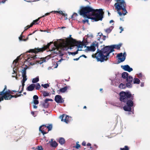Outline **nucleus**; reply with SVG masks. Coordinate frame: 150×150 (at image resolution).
<instances>
[{
	"label": "nucleus",
	"mask_w": 150,
	"mask_h": 150,
	"mask_svg": "<svg viewBox=\"0 0 150 150\" xmlns=\"http://www.w3.org/2000/svg\"><path fill=\"white\" fill-rule=\"evenodd\" d=\"M75 46L72 45L70 47H68L66 45L64 44L62 45L61 46V48L63 50H67L68 49H73L75 46H77V49H79L80 48H83L85 44H81V42H79L76 41L75 42ZM84 47H86V50L88 51L94 52L96 50V48L98 47V43L96 41H94L91 45L90 46H86L85 45Z\"/></svg>",
	"instance_id": "20e7f679"
},
{
	"label": "nucleus",
	"mask_w": 150,
	"mask_h": 150,
	"mask_svg": "<svg viewBox=\"0 0 150 150\" xmlns=\"http://www.w3.org/2000/svg\"><path fill=\"white\" fill-rule=\"evenodd\" d=\"M45 125H43L40 126L39 129L40 131L41 132V133L43 134V135L46 134L47 133L45 132L44 130H42L44 129Z\"/></svg>",
	"instance_id": "5701e85b"
},
{
	"label": "nucleus",
	"mask_w": 150,
	"mask_h": 150,
	"mask_svg": "<svg viewBox=\"0 0 150 150\" xmlns=\"http://www.w3.org/2000/svg\"><path fill=\"white\" fill-rule=\"evenodd\" d=\"M41 87V86L40 84L39 83H37L36 85L35 86V88L36 90H39Z\"/></svg>",
	"instance_id": "f704fd0d"
},
{
	"label": "nucleus",
	"mask_w": 150,
	"mask_h": 150,
	"mask_svg": "<svg viewBox=\"0 0 150 150\" xmlns=\"http://www.w3.org/2000/svg\"><path fill=\"white\" fill-rule=\"evenodd\" d=\"M133 82L134 84H139L140 83V80L139 78H135L133 79Z\"/></svg>",
	"instance_id": "a878e982"
},
{
	"label": "nucleus",
	"mask_w": 150,
	"mask_h": 150,
	"mask_svg": "<svg viewBox=\"0 0 150 150\" xmlns=\"http://www.w3.org/2000/svg\"><path fill=\"white\" fill-rule=\"evenodd\" d=\"M43 96L44 97H46L49 96V93L46 91H44L42 93Z\"/></svg>",
	"instance_id": "c9c22d12"
},
{
	"label": "nucleus",
	"mask_w": 150,
	"mask_h": 150,
	"mask_svg": "<svg viewBox=\"0 0 150 150\" xmlns=\"http://www.w3.org/2000/svg\"><path fill=\"white\" fill-rule=\"evenodd\" d=\"M22 94H19V95H15L16 96H17V97H19V96H22Z\"/></svg>",
	"instance_id": "69168bd1"
},
{
	"label": "nucleus",
	"mask_w": 150,
	"mask_h": 150,
	"mask_svg": "<svg viewBox=\"0 0 150 150\" xmlns=\"http://www.w3.org/2000/svg\"><path fill=\"white\" fill-rule=\"evenodd\" d=\"M80 145L78 144L77 142H76V146L75 147L76 149H78L80 147Z\"/></svg>",
	"instance_id": "3c124183"
},
{
	"label": "nucleus",
	"mask_w": 150,
	"mask_h": 150,
	"mask_svg": "<svg viewBox=\"0 0 150 150\" xmlns=\"http://www.w3.org/2000/svg\"><path fill=\"white\" fill-rule=\"evenodd\" d=\"M117 56L118 57V59L119 60L120 58H122V57H123L122 53L121 52L118 54Z\"/></svg>",
	"instance_id": "58836bf2"
},
{
	"label": "nucleus",
	"mask_w": 150,
	"mask_h": 150,
	"mask_svg": "<svg viewBox=\"0 0 150 150\" xmlns=\"http://www.w3.org/2000/svg\"><path fill=\"white\" fill-rule=\"evenodd\" d=\"M117 3L115 4L114 6L116 9L117 10L122 9L125 12L123 13L124 15H125L127 13L126 10V4L124 0H116Z\"/></svg>",
	"instance_id": "39448f33"
},
{
	"label": "nucleus",
	"mask_w": 150,
	"mask_h": 150,
	"mask_svg": "<svg viewBox=\"0 0 150 150\" xmlns=\"http://www.w3.org/2000/svg\"><path fill=\"white\" fill-rule=\"evenodd\" d=\"M49 143L51 146L52 147H56L57 146V144L55 141H53V139H52L51 141H50Z\"/></svg>",
	"instance_id": "dca6fc26"
},
{
	"label": "nucleus",
	"mask_w": 150,
	"mask_h": 150,
	"mask_svg": "<svg viewBox=\"0 0 150 150\" xmlns=\"http://www.w3.org/2000/svg\"><path fill=\"white\" fill-rule=\"evenodd\" d=\"M87 37L88 38H92L93 37V35L92 34H88L87 35Z\"/></svg>",
	"instance_id": "8fccbe9b"
},
{
	"label": "nucleus",
	"mask_w": 150,
	"mask_h": 150,
	"mask_svg": "<svg viewBox=\"0 0 150 150\" xmlns=\"http://www.w3.org/2000/svg\"><path fill=\"white\" fill-rule=\"evenodd\" d=\"M80 58V57L78 58H75V59H73V60H74V61H77L78 60H79V58Z\"/></svg>",
	"instance_id": "e2e57ef3"
},
{
	"label": "nucleus",
	"mask_w": 150,
	"mask_h": 150,
	"mask_svg": "<svg viewBox=\"0 0 150 150\" xmlns=\"http://www.w3.org/2000/svg\"><path fill=\"white\" fill-rule=\"evenodd\" d=\"M46 61L45 59L44 58H39L38 59L36 60L37 63L40 64H41L43 63L44 62H45Z\"/></svg>",
	"instance_id": "412c9836"
},
{
	"label": "nucleus",
	"mask_w": 150,
	"mask_h": 150,
	"mask_svg": "<svg viewBox=\"0 0 150 150\" xmlns=\"http://www.w3.org/2000/svg\"><path fill=\"white\" fill-rule=\"evenodd\" d=\"M39 81V78L38 76H37L35 78L33 79L32 82L33 83H36Z\"/></svg>",
	"instance_id": "7c9ffc66"
},
{
	"label": "nucleus",
	"mask_w": 150,
	"mask_h": 150,
	"mask_svg": "<svg viewBox=\"0 0 150 150\" xmlns=\"http://www.w3.org/2000/svg\"><path fill=\"white\" fill-rule=\"evenodd\" d=\"M119 87L120 89H124L126 88V85L123 83H121L119 85Z\"/></svg>",
	"instance_id": "72a5a7b5"
},
{
	"label": "nucleus",
	"mask_w": 150,
	"mask_h": 150,
	"mask_svg": "<svg viewBox=\"0 0 150 150\" xmlns=\"http://www.w3.org/2000/svg\"><path fill=\"white\" fill-rule=\"evenodd\" d=\"M65 142L64 139L62 137L60 138L59 140V142L61 145L64 144L65 143Z\"/></svg>",
	"instance_id": "cd10ccee"
},
{
	"label": "nucleus",
	"mask_w": 150,
	"mask_h": 150,
	"mask_svg": "<svg viewBox=\"0 0 150 150\" xmlns=\"http://www.w3.org/2000/svg\"><path fill=\"white\" fill-rule=\"evenodd\" d=\"M121 67L124 70L129 72H130L133 71L132 68H131L128 65H122Z\"/></svg>",
	"instance_id": "9b49d317"
},
{
	"label": "nucleus",
	"mask_w": 150,
	"mask_h": 150,
	"mask_svg": "<svg viewBox=\"0 0 150 150\" xmlns=\"http://www.w3.org/2000/svg\"><path fill=\"white\" fill-rule=\"evenodd\" d=\"M105 38H106V36L105 35H102V37L101 38V39L103 40H105Z\"/></svg>",
	"instance_id": "6e6d98bb"
},
{
	"label": "nucleus",
	"mask_w": 150,
	"mask_h": 150,
	"mask_svg": "<svg viewBox=\"0 0 150 150\" xmlns=\"http://www.w3.org/2000/svg\"><path fill=\"white\" fill-rule=\"evenodd\" d=\"M122 76L123 78L126 79V80L127 81V79L129 77H132L130 76L128 74L127 72H124L122 74Z\"/></svg>",
	"instance_id": "a211bd4d"
},
{
	"label": "nucleus",
	"mask_w": 150,
	"mask_h": 150,
	"mask_svg": "<svg viewBox=\"0 0 150 150\" xmlns=\"http://www.w3.org/2000/svg\"><path fill=\"white\" fill-rule=\"evenodd\" d=\"M35 84L33 83L29 86H28L27 87V90L29 91H33L35 88Z\"/></svg>",
	"instance_id": "6ab92c4d"
},
{
	"label": "nucleus",
	"mask_w": 150,
	"mask_h": 150,
	"mask_svg": "<svg viewBox=\"0 0 150 150\" xmlns=\"http://www.w3.org/2000/svg\"><path fill=\"white\" fill-rule=\"evenodd\" d=\"M31 114L34 117H35L36 116V115H35V112L33 111H32L31 112Z\"/></svg>",
	"instance_id": "864d4df0"
},
{
	"label": "nucleus",
	"mask_w": 150,
	"mask_h": 150,
	"mask_svg": "<svg viewBox=\"0 0 150 150\" xmlns=\"http://www.w3.org/2000/svg\"><path fill=\"white\" fill-rule=\"evenodd\" d=\"M48 101H49V99L47 98L45 100L44 102L46 103H48L47 102Z\"/></svg>",
	"instance_id": "052dcab7"
},
{
	"label": "nucleus",
	"mask_w": 150,
	"mask_h": 150,
	"mask_svg": "<svg viewBox=\"0 0 150 150\" xmlns=\"http://www.w3.org/2000/svg\"><path fill=\"white\" fill-rule=\"evenodd\" d=\"M81 57H83L86 58H87V57L86 55H84V54H83L80 56V58Z\"/></svg>",
	"instance_id": "680f3d73"
},
{
	"label": "nucleus",
	"mask_w": 150,
	"mask_h": 150,
	"mask_svg": "<svg viewBox=\"0 0 150 150\" xmlns=\"http://www.w3.org/2000/svg\"><path fill=\"white\" fill-rule=\"evenodd\" d=\"M127 55L126 52H125L123 54V57L122 58H120L119 60H120V62H122L125 61V59Z\"/></svg>",
	"instance_id": "393cba45"
},
{
	"label": "nucleus",
	"mask_w": 150,
	"mask_h": 150,
	"mask_svg": "<svg viewBox=\"0 0 150 150\" xmlns=\"http://www.w3.org/2000/svg\"><path fill=\"white\" fill-rule=\"evenodd\" d=\"M119 29L121 30V31L120 32V33H122V31H123V30H124L123 28L122 27H120L119 28Z\"/></svg>",
	"instance_id": "5fc2aeb1"
},
{
	"label": "nucleus",
	"mask_w": 150,
	"mask_h": 150,
	"mask_svg": "<svg viewBox=\"0 0 150 150\" xmlns=\"http://www.w3.org/2000/svg\"><path fill=\"white\" fill-rule=\"evenodd\" d=\"M41 86L44 88H47L50 85L48 83H46L44 84H41Z\"/></svg>",
	"instance_id": "4c0bfd02"
},
{
	"label": "nucleus",
	"mask_w": 150,
	"mask_h": 150,
	"mask_svg": "<svg viewBox=\"0 0 150 150\" xmlns=\"http://www.w3.org/2000/svg\"><path fill=\"white\" fill-rule=\"evenodd\" d=\"M74 14H73L71 16V18L73 19V20H74Z\"/></svg>",
	"instance_id": "774afa93"
},
{
	"label": "nucleus",
	"mask_w": 150,
	"mask_h": 150,
	"mask_svg": "<svg viewBox=\"0 0 150 150\" xmlns=\"http://www.w3.org/2000/svg\"><path fill=\"white\" fill-rule=\"evenodd\" d=\"M34 150H43V148H42V147L41 146H38Z\"/></svg>",
	"instance_id": "a19ab883"
},
{
	"label": "nucleus",
	"mask_w": 150,
	"mask_h": 150,
	"mask_svg": "<svg viewBox=\"0 0 150 150\" xmlns=\"http://www.w3.org/2000/svg\"><path fill=\"white\" fill-rule=\"evenodd\" d=\"M54 12V13H58L59 14H62L63 16H64V17H67V14L66 13H63L62 11H52L51 12L49 13H45L44 15H43L42 17H44L45 16H48L50 15V13H52Z\"/></svg>",
	"instance_id": "9d476101"
},
{
	"label": "nucleus",
	"mask_w": 150,
	"mask_h": 150,
	"mask_svg": "<svg viewBox=\"0 0 150 150\" xmlns=\"http://www.w3.org/2000/svg\"><path fill=\"white\" fill-rule=\"evenodd\" d=\"M33 100H38V97L37 96L35 95L33 96Z\"/></svg>",
	"instance_id": "09e8293b"
},
{
	"label": "nucleus",
	"mask_w": 150,
	"mask_h": 150,
	"mask_svg": "<svg viewBox=\"0 0 150 150\" xmlns=\"http://www.w3.org/2000/svg\"><path fill=\"white\" fill-rule=\"evenodd\" d=\"M53 43V42H50V43H48L47 45H46V48H49V47L50 46V45H51V44Z\"/></svg>",
	"instance_id": "49530a36"
},
{
	"label": "nucleus",
	"mask_w": 150,
	"mask_h": 150,
	"mask_svg": "<svg viewBox=\"0 0 150 150\" xmlns=\"http://www.w3.org/2000/svg\"><path fill=\"white\" fill-rule=\"evenodd\" d=\"M67 117L66 119H64V122L66 123H68L69 121V119H71V117H69L68 116H67Z\"/></svg>",
	"instance_id": "ea45409f"
},
{
	"label": "nucleus",
	"mask_w": 150,
	"mask_h": 150,
	"mask_svg": "<svg viewBox=\"0 0 150 150\" xmlns=\"http://www.w3.org/2000/svg\"><path fill=\"white\" fill-rule=\"evenodd\" d=\"M67 115L65 114H63L61 116H60L59 117L61 119L62 121L64 122V119L67 117Z\"/></svg>",
	"instance_id": "bb28decb"
},
{
	"label": "nucleus",
	"mask_w": 150,
	"mask_h": 150,
	"mask_svg": "<svg viewBox=\"0 0 150 150\" xmlns=\"http://www.w3.org/2000/svg\"><path fill=\"white\" fill-rule=\"evenodd\" d=\"M13 73L12 74H14V75H12V76L13 77H15V76H16V69H15V70L14 69V68H13Z\"/></svg>",
	"instance_id": "37998d69"
},
{
	"label": "nucleus",
	"mask_w": 150,
	"mask_h": 150,
	"mask_svg": "<svg viewBox=\"0 0 150 150\" xmlns=\"http://www.w3.org/2000/svg\"><path fill=\"white\" fill-rule=\"evenodd\" d=\"M120 99L121 101L126 103L127 105L123 107L124 110L127 111H131V107L134 104V94H132L129 91H122L119 94Z\"/></svg>",
	"instance_id": "7ed1b4c3"
},
{
	"label": "nucleus",
	"mask_w": 150,
	"mask_h": 150,
	"mask_svg": "<svg viewBox=\"0 0 150 150\" xmlns=\"http://www.w3.org/2000/svg\"><path fill=\"white\" fill-rule=\"evenodd\" d=\"M68 87L67 86H65L63 88L60 89L59 90H58L57 92L58 94H59L60 92L62 93H64L67 90Z\"/></svg>",
	"instance_id": "4be33fe9"
},
{
	"label": "nucleus",
	"mask_w": 150,
	"mask_h": 150,
	"mask_svg": "<svg viewBox=\"0 0 150 150\" xmlns=\"http://www.w3.org/2000/svg\"><path fill=\"white\" fill-rule=\"evenodd\" d=\"M113 28V26H111L109 28L105 30V31L107 33H109L111 32Z\"/></svg>",
	"instance_id": "c85d7f7f"
},
{
	"label": "nucleus",
	"mask_w": 150,
	"mask_h": 150,
	"mask_svg": "<svg viewBox=\"0 0 150 150\" xmlns=\"http://www.w3.org/2000/svg\"><path fill=\"white\" fill-rule=\"evenodd\" d=\"M34 103L35 105H37L39 103V101L38 100H33Z\"/></svg>",
	"instance_id": "de8ad7c7"
},
{
	"label": "nucleus",
	"mask_w": 150,
	"mask_h": 150,
	"mask_svg": "<svg viewBox=\"0 0 150 150\" xmlns=\"http://www.w3.org/2000/svg\"><path fill=\"white\" fill-rule=\"evenodd\" d=\"M137 77L142 81H144L146 79L144 75L141 73L137 74Z\"/></svg>",
	"instance_id": "2eb2a0df"
},
{
	"label": "nucleus",
	"mask_w": 150,
	"mask_h": 150,
	"mask_svg": "<svg viewBox=\"0 0 150 150\" xmlns=\"http://www.w3.org/2000/svg\"><path fill=\"white\" fill-rule=\"evenodd\" d=\"M20 59V56L18 57L16 60H15L13 62V64L14 66H16V65H18L17 61Z\"/></svg>",
	"instance_id": "c756f323"
},
{
	"label": "nucleus",
	"mask_w": 150,
	"mask_h": 150,
	"mask_svg": "<svg viewBox=\"0 0 150 150\" xmlns=\"http://www.w3.org/2000/svg\"><path fill=\"white\" fill-rule=\"evenodd\" d=\"M82 144L83 146H85L86 145V142L85 141L82 142Z\"/></svg>",
	"instance_id": "13d9d810"
},
{
	"label": "nucleus",
	"mask_w": 150,
	"mask_h": 150,
	"mask_svg": "<svg viewBox=\"0 0 150 150\" xmlns=\"http://www.w3.org/2000/svg\"><path fill=\"white\" fill-rule=\"evenodd\" d=\"M102 35L103 34L101 33H98V35H97L98 40H100V39H101Z\"/></svg>",
	"instance_id": "2f4dec72"
},
{
	"label": "nucleus",
	"mask_w": 150,
	"mask_h": 150,
	"mask_svg": "<svg viewBox=\"0 0 150 150\" xmlns=\"http://www.w3.org/2000/svg\"><path fill=\"white\" fill-rule=\"evenodd\" d=\"M27 68V66L25 65V67H24L23 69L21 70V72L22 74L23 79L21 81L22 86H20L19 88H21V91L19 92V93H22L23 89L24 86L25 85V82L27 80V78H26L27 76L26 75V70Z\"/></svg>",
	"instance_id": "423d86ee"
},
{
	"label": "nucleus",
	"mask_w": 150,
	"mask_h": 150,
	"mask_svg": "<svg viewBox=\"0 0 150 150\" xmlns=\"http://www.w3.org/2000/svg\"><path fill=\"white\" fill-rule=\"evenodd\" d=\"M133 79L132 77H129L127 79V83L125 84L126 87L129 88H132V84Z\"/></svg>",
	"instance_id": "6e6552de"
},
{
	"label": "nucleus",
	"mask_w": 150,
	"mask_h": 150,
	"mask_svg": "<svg viewBox=\"0 0 150 150\" xmlns=\"http://www.w3.org/2000/svg\"><path fill=\"white\" fill-rule=\"evenodd\" d=\"M121 46V44L117 45L106 46L101 50L98 49L97 52L95 54V57L97 61L103 62L107 61L109 57V54L114 51V49L119 50Z\"/></svg>",
	"instance_id": "f03ea898"
},
{
	"label": "nucleus",
	"mask_w": 150,
	"mask_h": 150,
	"mask_svg": "<svg viewBox=\"0 0 150 150\" xmlns=\"http://www.w3.org/2000/svg\"><path fill=\"white\" fill-rule=\"evenodd\" d=\"M54 42L55 43L53 44L54 47H53L52 48V49L50 51L53 52L55 54H57L58 53L59 51L57 49L58 46V44L57 43V42Z\"/></svg>",
	"instance_id": "f8f14e48"
},
{
	"label": "nucleus",
	"mask_w": 150,
	"mask_h": 150,
	"mask_svg": "<svg viewBox=\"0 0 150 150\" xmlns=\"http://www.w3.org/2000/svg\"><path fill=\"white\" fill-rule=\"evenodd\" d=\"M54 100L58 103H63L64 102V100L62 96L59 95H57L55 96Z\"/></svg>",
	"instance_id": "0eeeda50"
},
{
	"label": "nucleus",
	"mask_w": 150,
	"mask_h": 150,
	"mask_svg": "<svg viewBox=\"0 0 150 150\" xmlns=\"http://www.w3.org/2000/svg\"><path fill=\"white\" fill-rule=\"evenodd\" d=\"M79 12L80 15L88 19L93 20V21H102L103 18V14L101 11L103 9H94L89 6H81Z\"/></svg>",
	"instance_id": "f257e3e1"
},
{
	"label": "nucleus",
	"mask_w": 150,
	"mask_h": 150,
	"mask_svg": "<svg viewBox=\"0 0 150 150\" xmlns=\"http://www.w3.org/2000/svg\"><path fill=\"white\" fill-rule=\"evenodd\" d=\"M83 21L84 23L87 22L88 23V19H85L83 20Z\"/></svg>",
	"instance_id": "603ef678"
},
{
	"label": "nucleus",
	"mask_w": 150,
	"mask_h": 150,
	"mask_svg": "<svg viewBox=\"0 0 150 150\" xmlns=\"http://www.w3.org/2000/svg\"><path fill=\"white\" fill-rule=\"evenodd\" d=\"M87 146H91V144L90 143H88L87 144ZM90 148H91L92 147L91 146H90Z\"/></svg>",
	"instance_id": "0e129e2a"
},
{
	"label": "nucleus",
	"mask_w": 150,
	"mask_h": 150,
	"mask_svg": "<svg viewBox=\"0 0 150 150\" xmlns=\"http://www.w3.org/2000/svg\"><path fill=\"white\" fill-rule=\"evenodd\" d=\"M120 150H129V149L128 148V147L127 146H125L124 148H120Z\"/></svg>",
	"instance_id": "79ce46f5"
},
{
	"label": "nucleus",
	"mask_w": 150,
	"mask_h": 150,
	"mask_svg": "<svg viewBox=\"0 0 150 150\" xmlns=\"http://www.w3.org/2000/svg\"><path fill=\"white\" fill-rule=\"evenodd\" d=\"M44 127L45 128L47 127V128L48 129L49 131L52 130V124H50L47 126L45 125Z\"/></svg>",
	"instance_id": "473e14b6"
},
{
	"label": "nucleus",
	"mask_w": 150,
	"mask_h": 150,
	"mask_svg": "<svg viewBox=\"0 0 150 150\" xmlns=\"http://www.w3.org/2000/svg\"><path fill=\"white\" fill-rule=\"evenodd\" d=\"M81 50H82L81 49H80V50L77 49V50L75 52H68V54L69 55H72L73 56H74L76 54H78V51H81Z\"/></svg>",
	"instance_id": "b1692460"
},
{
	"label": "nucleus",
	"mask_w": 150,
	"mask_h": 150,
	"mask_svg": "<svg viewBox=\"0 0 150 150\" xmlns=\"http://www.w3.org/2000/svg\"><path fill=\"white\" fill-rule=\"evenodd\" d=\"M6 88L7 86L6 85H5L4 90H3L2 91L0 92V96H3L5 94H6L8 93L9 94H10L11 91H10L9 90H8L5 91V90L6 89Z\"/></svg>",
	"instance_id": "4468645a"
},
{
	"label": "nucleus",
	"mask_w": 150,
	"mask_h": 150,
	"mask_svg": "<svg viewBox=\"0 0 150 150\" xmlns=\"http://www.w3.org/2000/svg\"><path fill=\"white\" fill-rule=\"evenodd\" d=\"M38 20H39V19L33 21V22L30 24V26L28 25L27 26L25 27V30H27L29 28L32 27L34 24H37V23H37V22H38Z\"/></svg>",
	"instance_id": "f3484780"
},
{
	"label": "nucleus",
	"mask_w": 150,
	"mask_h": 150,
	"mask_svg": "<svg viewBox=\"0 0 150 150\" xmlns=\"http://www.w3.org/2000/svg\"><path fill=\"white\" fill-rule=\"evenodd\" d=\"M58 66V64L57 63H56V64L55 65V66L54 67V68H57V67Z\"/></svg>",
	"instance_id": "338daca9"
},
{
	"label": "nucleus",
	"mask_w": 150,
	"mask_h": 150,
	"mask_svg": "<svg viewBox=\"0 0 150 150\" xmlns=\"http://www.w3.org/2000/svg\"><path fill=\"white\" fill-rule=\"evenodd\" d=\"M144 86V82H142L141 83L140 86L142 87H143Z\"/></svg>",
	"instance_id": "bf43d9fd"
},
{
	"label": "nucleus",
	"mask_w": 150,
	"mask_h": 150,
	"mask_svg": "<svg viewBox=\"0 0 150 150\" xmlns=\"http://www.w3.org/2000/svg\"><path fill=\"white\" fill-rule=\"evenodd\" d=\"M48 103H46L44 102L42 104V106L45 108H47L48 106Z\"/></svg>",
	"instance_id": "e433bc0d"
},
{
	"label": "nucleus",
	"mask_w": 150,
	"mask_h": 150,
	"mask_svg": "<svg viewBox=\"0 0 150 150\" xmlns=\"http://www.w3.org/2000/svg\"><path fill=\"white\" fill-rule=\"evenodd\" d=\"M117 9V11L118 12V14H119V15L120 16H121L122 15V14L124 16H125V15H124L123 14V13H125V12H124V11H123V13H122L120 11V9H119V10H117V9Z\"/></svg>",
	"instance_id": "c03bdc74"
},
{
	"label": "nucleus",
	"mask_w": 150,
	"mask_h": 150,
	"mask_svg": "<svg viewBox=\"0 0 150 150\" xmlns=\"http://www.w3.org/2000/svg\"><path fill=\"white\" fill-rule=\"evenodd\" d=\"M4 96L2 97H0V101L3 100H4Z\"/></svg>",
	"instance_id": "4d7b16f0"
},
{
	"label": "nucleus",
	"mask_w": 150,
	"mask_h": 150,
	"mask_svg": "<svg viewBox=\"0 0 150 150\" xmlns=\"http://www.w3.org/2000/svg\"><path fill=\"white\" fill-rule=\"evenodd\" d=\"M4 95V99L5 100H10L11 98L13 97L15 98H17V96H16L12 95L8 93L6 94H5Z\"/></svg>",
	"instance_id": "ddd939ff"
},
{
	"label": "nucleus",
	"mask_w": 150,
	"mask_h": 150,
	"mask_svg": "<svg viewBox=\"0 0 150 150\" xmlns=\"http://www.w3.org/2000/svg\"><path fill=\"white\" fill-rule=\"evenodd\" d=\"M19 39L20 41H25L28 39V38H27V39H23L21 37V36L19 38Z\"/></svg>",
	"instance_id": "a18cd8bd"
},
{
	"label": "nucleus",
	"mask_w": 150,
	"mask_h": 150,
	"mask_svg": "<svg viewBox=\"0 0 150 150\" xmlns=\"http://www.w3.org/2000/svg\"><path fill=\"white\" fill-rule=\"evenodd\" d=\"M45 50V49L44 47L40 48H35V49H30L28 52H32L35 54H36L40 52H43Z\"/></svg>",
	"instance_id": "1a4fd4ad"
},
{
	"label": "nucleus",
	"mask_w": 150,
	"mask_h": 150,
	"mask_svg": "<svg viewBox=\"0 0 150 150\" xmlns=\"http://www.w3.org/2000/svg\"><path fill=\"white\" fill-rule=\"evenodd\" d=\"M36 58V56L35 55H30V56H28V58L27 59V61L29 62L32 59L34 60Z\"/></svg>",
	"instance_id": "aec40b11"
}]
</instances>
